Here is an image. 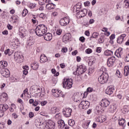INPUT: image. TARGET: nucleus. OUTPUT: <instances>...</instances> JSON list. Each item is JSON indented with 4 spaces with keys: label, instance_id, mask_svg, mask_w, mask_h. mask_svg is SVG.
<instances>
[{
    "label": "nucleus",
    "instance_id": "nucleus-1",
    "mask_svg": "<svg viewBox=\"0 0 129 129\" xmlns=\"http://www.w3.org/2000/svg\"><path fill=\"white\" fill-rule=\"evenodd\" d=\"M35 32L38 37H42L47 33V27L43 24L39 25L35 28Z\"/></svg>",
    "mask_w": 129,
    "mask_h": 129
},
{
    "label": "nucleus",
    "instance_id": "nucleus-2",
    "mask_svg": "<svg viewBox=\"0 0 129 129\" xmlns=\"http://www.w3.org/2000/svg\"><path fill=\"white\" fill-rule=\"evenodd\" d=\"M87 70V69L86 68V67L84 64H81L80 66L77 67L76 71L74 72L73 74L79 76L80 75H82V74L85 73Z\"/></svg>",
    "mask_w": 129,
    "mask_h": 129
},
{
    "label": "nucleus",
    "instance_id": "nucleus-3",
    "mask_svg": "<svg viewBox=\"0 0 129 129\" xmlns=\"http://www.w3.org/2000/svg\"><path fill=\"white\" fill-rule=\"evenodd\" d=\"M30 91L32 93H36L35 96L37 97V95L40 96L42 94V88H40L39 86H32L30 88Z\"/></svg>",
    "mask_w": 129,
    "mask_h": 129
},
{
    "label": "nucleus",
    "instance_id": "nucleus-4",
    "mask_svg": "<svg viewBox=\"0 0 129 129\" xmlns=\"http://www.w3.org/2000/svg\"><path fill=\"white\" fill-rule=\"evenodd\" d=\"M108 74L106 73H102L101 75L98 78V81L101 84H104L106 83L108 80Z\"/></svg>",
    "mask_w": 129,
    "mask_h": 129
},
{
    "label": "nucleus",
    "instance_id": "nucleus-5",
    "mask_svg": "<svg viewBox=\"0 0 129 129\" xmlns=\"http://www.w3.org/2000/svg\"><path fill=\"white\" fill-rule=\"evenodd\" d=\"M63 88H67V89H69L72 87L73 84V80L72 79H67L66 81L63 82Z\"/></svg>",
    "mask_w": 129,
    "mask_h": 129
},
{
    "label": "nucleus",
    "instance_id": "nucleus-6",
    "mask_svg": "<svg viewBox=\"0 0 129 129\" xmlns=\"http://www.w3.org/2000/svg\"><path fill=\"white\" fill-rule=\"evenodd\" d=\"M14 59L18 63H22L23 62V56L19 52H16L14 53Z\"/></svg>",
    "mask_w": 129,
    "mask_h": 129
},
{
    "label": "nucleus",
    "instance_id": "nucleus-7",
    "mask_svg": "<svg viewBox=\"0 0 129 129\" xmlns=\"http://www.w3.org/2000/svg\"><path fill=\"white\" fill-rule=\"evenodd\" d=\"M89 105H90V103L88 101H82L79 106L80 108H82L83 109H87L89 107Z\"/></svg>",
    "mask_w": 129,
    "mask_h": 129
},
{
    "label": "nucleus",
    "instance_id": "nucleus-8",
    "mask_svg": "<svg viewBox=\"0 0 129 129\" xmlns=\"http://www.w3.org/2000/svg\"><path fill=\"white\" fill-rule=\"evenodd\" d=\"M70 23L69 17H64L59 21V24L61 26H67Z\"/></svg>",
    "mask_w": 129,
    "mask_h": 129
},
{
    "label": "nucleus",
    "instance_id": "nucleus-9",
    "mask_svg": "<svg viewBox=\"0 0 129 129\" xmlns=\"http://www.w3.org/2000/svg\"><path fill=\"white\" fill-rule=\"evenodd\" d=\"M1 73L2 76H4V77H6V78H8L10 75H11L10 71L8 69H2Z\"/></svg>",
    "mask_w": 129,
    "mask_h": 129
},
{
    "label": "nucleus",
    "instance_id": "nucleus-10",
    "mask_svg": "<svg viewBox=\"0 0 129 129\" xmlns=\"http://www.w3.org/2000/svg\"><path fill=\"white\" fill-rule=\"evenodd\" d=\"M80 94L79 93H75L73 96V99L75 102L80 103V100H81V98L80 97Z\"/></svg>",
    "mask_w": 129,
    "mask_h": 129
},
{
    "label": "nucleus",
    "instance_id": "nucleus-11",
    "mask_svg": "<svg viewBox=\"0 0 129 129\" xmlns=\"http://www.w3.org/2000/svg\"><path fill=\"white\" fill-rule=\"evenodd\" d=\"M115 62V57L112 56L108 59L107 62V65L108 67H112L113 66V63Z\"/></svg>",
    "mask_w": 129,
    "mask_h": 129
},
{
    "label": "nucleus",
    "instance_id": "nucleus-12",
    "mask_svg": "<svg viewBox=\"0 0 129 129\" xmlns=\"http://www.w3.org/2000/svg\"><path fill=\"white\" fill-rule=\"evenodd\" d=\"M110 102L106 99H103L100 103V105L103 107H107L109 105Z\"/></svg>",
    "mask_w": 129,
    "mask_h": 129
},
{
    "label": "nucleus",
    "instance_id": "nucleus-13",
    "mask_svg": "<svg viewBox=\"0 0 129 129\" xmlns=\"http://www.w3.org/2000/svg\"><path fill=\"white\" fill-rule=\"evenodd\" d=\"M70 39H71V34L70 33H66L63 36L62 41L63 43H66V42L70 41Z\"/></svg>",
    "mask_w": 129,
    "mask_h": 129
},
{
    "label": "nucleus",
    "instance_id": "nucleus-14",
    "mask_svg": "<svg viewBox=\"0 0 129 129\" xmlns=\"http://www.w3.org/2000/svg\"><path fill=\"white\" fill-rule=\"evenodd\" d=\"M46 5V9L48 10H53L56 7V5L51 2L47 3Z\"/></svg>",
    "mask_w": 129,
    "mask_h": 129
},
{
    "label": "nucleus",
    "instance_id": "nucleus-15",
    "mask_svg": "<svg viewBox=\"0 0 129 129\" xmlns=\"http://www.w3.org/2000/svg\"><path fill=\"white\" fill-rule=\"evenodd\" d=\"M126 36V35L125 34H121L120 36H119L117 39V42L118 44H121L122 42H123V40H124V38Z\"/></svg>",
    "mask_w": 129,
    "mask_h": 129
},
{
    "label": "nucleus",
    "instance_id": "nucleus-16",
    "mask_svg": "<svg viewBox=\"0 0 129 129\" xmlns=\"http://www.w3.org/2000/svg\"><path fill=\"white\" fill-rule=\"evenodd\" d=\"M55 122L52 120H49L47 122V129H54Z\"/></svg>",
    "mask_w": 129,
    "mask_h": 129
},
{
    "label": "nucleus",
    "instance_id": "nucleus-17",
    "mask_svg": "<svg viewBox=\"0 0 129 129\" xmlns=\"http://www.w3.org/2000/svg\"><path fill=\"white\" fill-rule=\"evenodd\" d=\"M125 119L123 118H119L118 120V124L119 125L122 126V127H124L126 125V123L125 122Z\"/></svg>",
    "mask_w": 129,
    "mask_h": 129
},
{
    "label": "nucleus",
    "instance_id": "nucleus-18",
    "mask_svg": "<svg viewBox=\"0 0 129 129\" xmlns=\"http://www.w3.org/2000/svg\"><path fill=\"white\" fill-rule=\"evenodd\" d=\"M40 59V63H46L48 61V57L45 54H41Z\"/></svg>",
    "mask_w": 129,
    "mask_h": 129
},
{
    "label": "nucleus",
    "instance_id": "nucleus-19",
    "mask_svg": "<svg viewBox=\"0 0 129 129\" xmlns=\"http://www.w3.org/2000/svg\"><path fill=\"white\" fill-rule=\"evenodd\" d=\"M115 55L118 57V58H120L121 55H122V48H119L118 49L116 50L115 52Z\"/></svg>",
    "mask_w": 129,
    "mask_h": 129
},
{
    "label": "nucleus",
    "instance_id": "nucleus-20",
    "mask_svg": "<svg viewBox=\"0 0 129 129\" xmlns=\"http://www.w3.org/2000/svg\"><path fill=\"white\" fill-rule=\"evenodd\" d=\"M31 68L33 70H38L39 69V63L34 61L31 64Z\"/></svg>",
    "mask_w": 129,
    "mask_h": 129
},
{
    "label": "nucleus",
    "instance_id": "nucleus-21",
    "mask_svg": "<svg viewBox=\"0 0 129 129\" xmlns=\"http://www.w3.org/2000/svg\"><path fill=\"white\" fill-rule=\"evenodd\" d=\"M52 34L50 33H47L44 35V39L46 41H51L52 40Z\"/></svg>",
    "mask_w": 129,
    "mask_h": 129
},
{
    "label": "nucleus",
    "instance_id": "nucleus-22",
    "mask_svg": "<svg viewBox=\"0 0 129 129\" xmlns=\"http://www.w3.org/2000/svg\"><path fill=\"white\" fill-rule=\"evenodd\" d=\"M9 109V106L6 104H4V105L1 104L0 105V110L2 111V112H5L7 109Z\"/></svg>",
    "mask_w": 129,
    "mask_h": 129
},
{
    "label": "nucleus",
    "instance_id": "nucleus-23",
    "mask_svg": "<svg viewBox=\"0 0 129 129\" xmlns=\"http://www.w3.org/2000/svg\"><path fill=\"white\" fill-rule=\"evenodd\" d=\"M8 67V62L6 61H0V69H6V67Z\"/></svg>",
    "mask_w": 129,
    "mask_h": 129
},
{
    "label": "nucleus",
    "instance_id": "nucleus-24",
    "mask_svg": "<svg viewBox=\"0 0 129 129\" xmlns=\"http://www.w3.org/2000/svg\"><path fill=\"white\" fill-rule=\"evenodd\" d=\"M8 94L6 93H3L1 94L0 96L1 101H6L7 99H8Z\"/></svg>",
    "mask_w": 129,
    "mask_h": 129
},
{
    "label": "nucleus",
    "instance_id": "nucleus-25",
    "mask_svg": "<svg viewBox=\"0 0 129 129\" xmlns=\"http://www.w3.org/2000/svg\"><path fill=\"white\" fill-rule=\"evenodd\" d=\"M58 127L59 128H64L65 126V122L63 120H60L57 121Z\"/></svg>",
    "mask_w": 129,
    "mask_h": 129
},
{
    "label": "nucleus",
    "instance_id": "nucleus-26",
    "mask_svg": "<svg viewBox=\"0 0 129 129\" xmlns=\"http://www.w3.org/2000/svg\"><path fill=\"white\" fill-rule=\"evenodd\" d=\"M39 128L48 129V122L42 121L40 126H39Z\"/></svg>",
    "mask_w": 129,
    "mask_h": 129
},
{
    "label": "nucleus",
    "instance_id": "nucleus-27",
    "mask_svg": "<svg viewBox=\"0 0 129 129\" xmlns=\"http://www.w3.org/2000/svg\"><path fill=\"white\" fill-rule=\"evenodd\" d=\"M79 15H81V18H83L87 15V9H84L83 10L80 11Z\"/></svg>",
    "mask_w": 129,
    "mask_h": 129
},
{
    "label": "nucleus",
    "instance_id": "nucleus-28",
    "mask_svg": "<svg viewBox=\"0 0 129 129\" xmlns=\"http://www.w3.org/2000/svg\"><path fill=\"white\" fill-rule=\"evenodd\" d=\"M113 90H114V88H109L106 89V93L108 95H110L111 94H112V93H113Z\"/></svg>",
    "mask_w": 129,
    "mask_h": 129
},
{
    "label": "nucleus",
    "instance_id": "nucleus-29",
    "mask_svg": "<svg viewBox=\"0 0 129 129\" xmlns=\"http://www.w3.org/2000/svg\"><path fill=\"white\" fill-rule=\"evenodd\" d=\"M129 74V66H126L124 68V75L125 76H128Z\"/></svg>",
    "mask_w": 129,
    "mask_h": 129
},
{
    "label": "nucleus",
    "instance_id": "nucleus-30",
    "mask_svg": "<svg viewBox=\"0 0 129 129\" xmlns=\"http://www.w3.org/2000/svg\"><path fill=\"white\" fill-rule=\"evenodd\" d=\"M43 121H42L40 118H37L35 121V123L36 126L37 127H39V126L41 125V124L42 123Z\"/></svg>",
    "mask_w": 129,
    "mask_h": 129
},
{
    "label": "nucleus",
    "instance_id": "nucleus-31",
    "mask_svg": "<svg viewBox=\"0 0 129 129\" xmlns=\"http://www.w3.org/2000/svg\"><path fill=\"white\" fill-rule=\"evenodd\" d=\"M38 1L39 4L40 6H43V5H45L47 4V3H51V0H37Z\"/></svg>",
    "mask_w": 129,
    "mask_h": 129
},
{
    "label": "nucleus",
    "instance_id": "nucleus-32",
    "mask_svg": "<svg viewBox=\"0 0 129 129\" xmlns=\"http://www.w3.org/2000/svg\"><path fill=\"white\" fill-rule=\"evenodd\" d=\"M53 95L54 97H61V96L62 95V91L57 90L56 91V93L53 94Z\"/></svg>",
    "mask_w": 129,
    "mask_h": 129
},
{
    "label": "nucleus",
    "instance_id": "nucleus-33",
    "mask_svg": "<svg viewBox=\"0 0 129 129\" xmlns=\"http://www.w3.org/2000/svg\"><path fill=\"white\" fill-rule=\"evenodd\" d=\"M90 123V120H88L86 121L83 124V127L84 128H88V126Z\"/></svg>",
    "mask_w": 129,
    "mask_h": 129
},
{
    "label": "nucleus",
    "instance_id": "nucleus-34",
    "mask_svg": "<svg viewBox=\"0 0 129 129\" xmlns=\"http://www.w3.org/2000/svg\"><path fill=\"white\" fill-rule=\"evenodd\" d=\"M35 41L33 39H29L27 41V46L28 47H32L34 45Z\"/></svg>",
    "mask_w": 129,
    "mask_h": 129
},
{
    "label": "nucleus",
    "instance_id": "nucleus-35",
    "mask_svg": "<svg viewBox=\"0 0 129 129\" xmlns=\"http://www.w3.org/2000/svg\"><path fill=\"white\" fill-rule=\"evenodd\" d=\"M59 111H60V110L56 107H52L51 109V113H57V112H59Z\"/></svg>",
    "mask_w": 129,
    "mask_h": 129
},
{
    "label": "nucleus",
    "instance_id": "nucleus-36",
    "mask_svg": "<svg viewBox=\"0 0 129 129\" xmlns=\"http://www.w3.org/2000/svg\"><path fill=\"white\" fill-rule=\"evenodd\" d=\"M11 20L13 23V24H15V23H17L18 21H19V17L18 16H13L11 17Z\"/></svg>",
    "mask_w": 129,
    "mask_h": 129
},
{
    "label": "nucleus",
    "instance_id": "nucleus-37",
    "mask_svg": "<svg viewBox=\"0 0 129 129\" xmlns=\"http://www.w3.org/2000/svg\"><path fill=\"white\" fill-rule=\"evenodd\" d=\"M104 54L106 56H110V55H112L113 52L111 50H107L104 51Z\"/></svg>",
    "mask_w": 129,
    "mask_h": 129
},
{
    "label": "nucleus",
    "instance_id": "nucleus-38",
    "mask_svg": "<svg viewBox=\"0 0 129 129\" xmlns=\"http://www.w3.org/2000/svg\"><path fill=\"white\" fill-rule=\"evenodd\" d=\"M62 112H66L67 113H72V109L70 108H65L63 111Z\"/></svg>",
    "mask_w": 129,
    "mask_h": 129
},
{
    "label": "nucleus",
    "instance_id": "nucleus-39",
    "mask_svg": "<svg viewBox=\"0 0 129 129\" xmlns=\"http://www.w3.org/2000/svg\"><path fill=\"white\" fill-rule=\"evenodd\" d=\"M76 12L77 13V15H79L80 14V9H81V5L78 6L77 5L76 7Z\"/></svg>",
    "mask_w": 129,
    "mask_h": 129
},
{
    "label": "nucleus",
    "instance_id": "nucleus-40",
    "mask_svg": "<svg viewBox=\"0 0 129 129\" xmlns=\"http://www.w3.org/2000/svg\"><path fill=\"white\" fill-rule=\"evenodd\" d=\"M68 123L70 126H74V124H75V121L73 119H70L69 120Z\"/></svg>",
    "mask_w": 129,
    "mask_h": 129
},
{
    "label": "nucleus",
    "instance_id": "nucleus-41",
    "mask_svg": "<svg viewBox=\"0 0 129 129\" xmlns=\"http://www.w3.org/2000/svg\"><path fill=\"white\" fill-rule=\"evenodd\" d=\"M123 5H124V8H125V9H127V8H129V2L128 1L124 0L123 1Z\"/></svg>",
    "mask_w": 129,
    "mask_h": 129
},
{
    "label": "nucleus",
    "instance_id": "nucleus-42",
    "mask_svg": "<svg viewBox=\"0 0 129 129\" xmlns=\"http://www.w3.org/2000/svg\"><path fill=\"white\" fill-rule=\"evenodd\" d=\"M115 74L118 78H121V77H122V75L118 70L116 71Z\"/></svg>",
    "mask_w": 129,
    "mask_h": 129
},
{
    "label": "nucleus",
    "instance_id": "nucleus-43",
    "mask_svg": "<svg viewBox=\"0 0 129 129\" xmlns=\"http://www.w3.org/2000/svg\"><path fill=\"white\" fill-rule=\"evenodd\" d=\"M98 36H99V34L98 33L95 32H94L92 34V38H94L95 39H96V38L98 37Z\"/></svg>",
    "mask_w": 129,
    "mask_h": 129
},
{
    "label": "nucleus",
    "instance_id": "nucleus-44",
    "mask_svg": "<svg viewBox=\"0 0 129 129\" xmlns=\"http://www.w3.org/2000/svg\"><path fill=\"white\" fill-rule=\"evenodd\" d=\"M28 10L24 9L22 13L23 17H26V16H27V14H28Z\"/></svg>",
    "mask_w": 129,
    "mask_h": 129
},
{
    "label": "nucleus",
    "instance_id": "nucleus-45",
    "mask_svg": "<svg viewBox=\"0 0 129 129\" xmlns=\"http://www.w3.org/2000/svg\"><path fill=\"white\" fill-rule=\"evenodd\" d=\"M98 42L99 44H102V43L104 42V38H103V37H101L100 38H99L98 39Z\"/></svg>",
    "mask_w": 129,
    "mask_h": 129
},
{
    "label": "nucleus",
    "instance_id": "nucleus-46",
    "mask_svg": "<svg viewBox=\"0 0 129 129\" xmlns=\"http://www.w3.org/2000/svg\"><path fill=\"white\" fill-rule=\"evenodd\" d=\"M10 49H7V50H5L4 51V53L5 55H9V56H11V53L10 52Z\"/></svg>",
    "mask_w": 129,
    "mask_h": 129
},
{
    "label": "nucleus",
    "instance_id": "nucleus-47",
    "mask_svg": "<svg viewBox=\"0 0 129 129\" xmlns=\"http://www.w3.org/2000/svg\"><path fill=\"white\" fill-rule=\"evenodd\" d=\"M39 18H40L42 20H45V19L46 18V16L45 15V14L44 13H41L39 15Z\"/></svg>",
    "mask_w": 129,
    "mask_h": 129
},
{
    "label": "nucleus",
    "instance_id": "nucleus-48",
    "mask_svg": "<svg viewBox=\"0 0 129 129\" xmlns=\"http://www.w3.org/2000/svg\"><path fill=\"white\" fill-rule=\"evenodd\" d=\"M56 35L60 36L61 34H62V30L61 29H57L56 31Z\"/></svg>",
    "mask_w": 129,
    "mask_h": 129
},
{
    "label": "nucleus",
    "instance_id": "nucleus-49",
    "mask_svg": "<svg viewBox=\"0 0 129 129\" xmlns=\"http://www.w3.org/2000/svg\"><path fill=\"white\" fill-rule=\"evenodd\" d=\"M36 4L34 3H31L29 5L30 9H35L36 8Z\"/></svg>",
    "mask_w": 129,
    "mask_h": 129
},
{
    "label": "nucleus",
    "instance_id": "nucleus-50",
    "mask_svg": "<svg viewBox=\"0 0 129 129\" xmlns=\"http://www.w3.org/2000/svg\"><path fill=\"white\" fill-rule=\"evenodd\" d=\"M100 70L101 71V72H103V73H105V72L106 71V68H105L104 67H102Z\"/></svg>",
    "mask_w": 129,
    "mask_h": 129
},
{
    "label": "nucleus",
    "instance_id": "nucleus-51",
    "mask_svg": "<svg viewBox=\"0 0 129 129\" xmlns=\"http://www.w3.org/2000/svg\"><path fill=\"white\" fill-rule=\"evenodd\" d=\"M79 40L82 42V43H84L85 42V38L83 36L80 37Z\"/></svg>",
    "mask_w": 129,
    "mask_h": 129
},
{
    "label": "nucleus",
    "instance_id": "nucleus-52",
    "mask_svg": "<svg viewBox=\"0 0 129 129\" xmlns=\"http://www.w3.org/2000/svg\"><path fill=\"white\" fill-rule=\"evenodd\" d=\"M86 53H87V54H90L92 53V50L90 48H88L86 50Z\"/></svg>",
    "mask_w": 129,
    "mask_h": 129
},
{
    "label": "nucleus",
    "instance_id": "nucleus-53",
    "mask_svg": "<svg viewBox=\"0 0 129 129\" xmlns=\"http://www.w3.org/2000/svg\"><path fill=\"white\" fill-rule=\"evenodd\" d=\"M40 104L42 106H45L47 104V101H43L40 102Z\"/></svg>",
    "mask_w": 129,
    "mask_h": 129
},
{
    "label": "nucleus",
    "instance_id": "nucleus-54",
    "mask_svg": "<svg viewBox=\"0 0 129 129\" xmlns=\"http://www.w3.org/2000/svg\"><path fill=\"white\" fill-rule=\"evenodd\" d=\"M67 51H68V49L66 47H63L61 49L62 53H66L67 52Z\"/></svg>",
    "mask_w": 129,
    "mask_h": 129
},
{
    "label": "nucleus",
    "instance_id": "nucleus-55",
    "mask_svg": "<svg viewBox=\"0 0 129 129\" xmlns=\"http://www.w3.org/2000/svg\"><path fill=\"white\" fill-rule=\"evenodd\" d=\"M55 118L56 119H60L61 118V117H60V114L57 113L55 115Z\"/></svg>",
    "mask_w": 129,
    "mask_h": 129
},
{
    "label": "nucleus",
    "instance_id": "nucleus-56",
    "mask_svg": "<svg viewBox=\"0 0 129 129\" xmlns=\"http://www.w3.org/2000/svg\"><path fill=\"white\" fill-rule=\"evenodd\" d=\"M84 6L85 7H88L89 6H90V2H89V1L85 2Z\"/></svg>",
    "mask_w": 129,
    "mask_h": 129
},
{
    "label": "nucleus",
    "instance_id": "nucleus-57",
    "mask_svg": "<svg viewBox=\"0 0 129 129\" xmlns=\"http://www.w3.org/2000/svg\"><path fill=\"white\" fill-rule=\"evenodd\" d=\"M96 52H97V53H100L101 52V47H97Z\"/></svg>",
    "mask_w": 129,
    "mask_h": 129
},
{
    "label": "nucleus",
    "instance_id": "nucleus-58",
    "mask_svg": "<svg viewBox=\"0 0 129 129\" xmlns=\"http://www.w3.org/2000/svg\"><path fill=\"white\" fill-rule=\"evenodd\" d=\"M5 127V123H0V129H3Z\"/></svg>",
    "mask_w": 129,
    "mask_h": 129
},
{
    "label": "nucleus",
    "instance_id": "nucleus-59",
    "mask_svg": "<svg viewBox=\"0 0 129 129\" xmlns=\"http://www.w3.org/2000/svg\"><path fill=\"white\" fill-rule=\"evenodd\" d=\"M110 39L111 40H114V39L115 38V34H112L110 37H109Z\"/></svg>",
    "mask_w": 129,
    "mask_h": 129
},
{
    "label": "nucleus",
    "instance_id": "nucleus-60",
    "mask_svg": "<svg viewBox=\"0 0 129 129\" xmlns=\"http://www.w3.org/2000/svg\"><path fill=\"white\" fill-rule=\"evenodd\" d=\"M125 61V62H129V54L126 56Z\"/></svg>",
    "mask_w": 129,
    "mask_h": 129
},
{
    "label": "nucleus",
    "instance_id": "nucleus-61",
    "mask_svg": "<svg viewBox=\"0 0 129 129\" xmlns=\"http://www.w3.org/2000/svg\"><path fill=\"white\" fill-rule=\"evenodd\" d=\"M100 118L101 119L102 122H103L106 120V118L105 117L102 116Z\"/></svg>",
    "mask_w": 129,
    "mask_h": 129
},
{
    "label": "nucleus",
    "instance_id": "nucleus-62",
    "mask_svg": "<svg viewBox=\"0 0 129 129\" xmlns=\"http://www.w3.org/2000/svg\"><path fill=\"white\" fill-rule=\"evenodd\" d=\"M92 90H93V89L90 87L88 88L87 89V92H92Z\"/></svg>",
    "mask_w": 129,
    "mask_h": 129
},
{
    "label": "nucleus",
    "instance_id": "nucleus-63",
    "mask_svg": "<svg viewBox=\"0 0 129 129\" xmlns=\"http://www.w3.org/2000/svg\"><path fill=\"white\" fill-rule=\"evenodd\" d=\"M12 117H14V118H18V115L16 113H13L12 114Z\"/></svg>",
    "mask_w": 129,
    "mask_h": 129
},
{
    "label": "nucleus",
    "instance_id": "nucleus-64",
    "mask_svg": "<svg viewBox=\"0 0 129 129\" xmlns=\"http://www.w3.org/2000/svg\"><path fill=\"white\" fill-rule=\"evenodd\" d=\"M123 113H126L128 112V110L126 108H124L122 111Z\"/></svg>",
    "mask_w": 129,
    "mask_h": 129
}]
</instances>
